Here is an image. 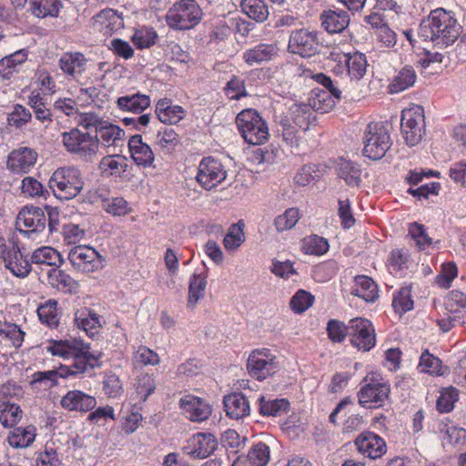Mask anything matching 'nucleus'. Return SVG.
Instances as JSON below:
<instances>
[{
  "mask_svg": "<svg viewBox=\"0 0 466 466\" xmlns=\"http://www.w3.org/2000/svg\"><path fill=\"white\" fill-rule=\"evenodd\" d=\"M461 28L451 12L437 8L420 25L418 33L425 41H431L440 47H447L458 39Z\"/></svg>",
  "mask_w": 466,
  "mask_h": 466,
  "instance_id": "f257e3e1",
  "label": "nucleus"
},
{
  "mask_svg": "<svg viewBox=\"0 0 466 466\" xmlns=\"http://www.w3.org/2000/svg\"><path fill=\"white\" fill-rule=\"evenodd\" d=\"M46 350L52 355L63 359L72 358L74 363L67 367L71 373L77 375L86 372L89 369L93 370L98 367V360L102 356L101 352L97 354L90 352L89 346L77 339L50 340Z\"/></svg>",
  "mask_w": 466,
  "mask_h": 466,
  "instance_id": "f03ea898",
  "label": "nucleus"
},
{
  "mask_svg": "<svg viewBox=\"0 0 466 466\" xmlns=\"http://www.w3.org/2000/svg\"><path fill=\"white\" fill-rule=\"evenodd\" d=\"M49 187L56 198L72 199L80 194L84 187L81 171L75 167H60L53 173Z\"/></svg>",
  "mask_w": 466,
  "mask_h": 466,
  "instance_id": "7ed1b4c3",
  "label": "nucleus"
},
{
  "mask_svg": "<svg viewBox=\"0 0 466 466\" xmlns=\"http://www.w3.org/2000/svg\"><path fill=\"white\" fill-rule=\"evenodd\" d=\"M236 123L244 140L250 145H261L269 137L266 121L257 110L248 108L238 113Z\"/></svg>",
  "mask_w": 466,
  "mask_h": 466,
  "instance_id": "20e7f679",
  "label": "nucleus"
},
{
  "mask_svg": "<svg viewBox=\"0 0 466 466\" xmlns=\"http://www.w3.org/2000/svg\"><path fill=\"white\" fill-rule=\"evenodd\" d=\"M62 143L66 149L85 161H92L99 148V139L96 135L83 132L78 128L62 133Z\"/></svg>",
  "mask_w": 466,
  "mask_h": 466,
  "instance_id": "39448f33",
  "label": "nucleus"
},
{
  "mask_svg": "<svg viewBox=\"0 0 466 466\" xmlns=\"http://www.w3.org/2000/svg\"><path fill=\"white\" fill-rule=\"evenodd\" d=\"M363 143L364 156L373 160L383 157L391 146L389 131L381 122L368 124L364 131Z\"/></svg>",
  "mask_w": 466,
  "mask_h": 466,
  "instance_id": "423d86ee",
  "label": "nucleus"
},
{
  "mask_svg": "<svg viewBox=\"0 0 466 466\" xmlns=\"http://www.w3.org/2000/svg\"><path fill=\"white\" fill-rule=\"evenodd\" d=\"M0 263L13 275L25 278L30 273V264L20 250L18 243L0 234Z\"/></svg>",
  "mask_w": 466,
  "mask_h": 466,
  "instance_id": "0eeeda50",
  "label": "nucleus"
},
{
  "mask_svg": "<svg viewBox=\"0 0 466 466\" xmlns=\"http://www.w3.org/2000/svg\"><path fill=\"white\" fill-rule=\"evenodd\" d=\"M201 10L194 0L176 3L167 12V25L175 29L192 28L200 20Z\"/></svg>",
  "mask_w": 466,
  "mask_h": 466,
  "instance_id": "6e6552de",
  "label": "nucleus"
},
{
  "mask_svg": "<svg viewBox=\"0 0 466 466\" xmlns=\"http://www.w3.org/2000/svg\"><path fill=\"white\" fill-rule=\"evenodd\" d=\"M363 381L364 384L358 391L359 404L370 409L381 407L390 396V384L375 377H366Z\"/></svg>",
  "mask_w": 466,
  "mask_h": 466,
  "instance_id": "1a4fd4ad",
  "label": "nucleus"
},
{
  "mask_svg": "<svg viewBox=\"0 0 466 466\" xmlns=\"http://www.w3.org/2000/svg\"><path fill=\"white\" fill-rule=\"evenodd\" d=\"M401 132L409 146L418 145L425 134L423 108L416 106L402 111Z\"/></svg>",
  "mask_w": 466,
  "mask_h": 466,
  "instance_id": "9d476101",
  "label": "nucleus"
},
{
  "mask_svg": "<svg viewBox=\"0 0 466 466\" xmlns=\"http://www.w3.org/2000/svg\"><path fill=\"white\" fill-rule=\"evenodd\" d=\"M247 368L249 375L263 380L275 374L279 370L277 358L268 349L253 350L248 359Z\"/></svg>",
  "mask_w": 466,
  "mask_h": 466,
  "instance_id": "9b49d317",
  "label": "nucleus"
},
{
  "mask_svg": "<svg viewBox=\"0 0 466 466\" xmlns=\"http://www.w3.org/2000/svg\"><path fill=\"white\" fill-rule=\"evenodd\" d=\"M349 329L350 343L359 350L370 351L375 346V329L369 319H352L349 322Z\"/></svg>",
  "mask_w": 466,
  "mask_h": 466,
  "instance_id": "f8f14e48",
  "label": "nucleus"
},
{
  "mask_svg": "<svg viewBox=\"0 0 466 466\" xmlns=\"http://www.w3.org/2000/svg\"><path fill=\"white\" fill-rule=\"evenodd\" d=\"M226 177L227 171L218 159L209 157L200 161L196 179L206 190L218 187Z\"/></svg>",
  "mask_w": 466,
  "mask_h": 466,
  "instance_id": "ddd939ff",
  "label": "nucleus"
},
{
  "mask_svg": "<svg viewBox=\"0 0 466 466\" xmlns=\"http://www.w3.org/2000/svg\"><path fill=\"white\" fill-rule=\"evenodd\" d=\"M46 217L41 208L26 206L19 211L15 228L19 232L31 237L33 234L42 232L46 228Z\"/></svg>",
  "mask_w": 466,
  "mask_h": 466,
  "instance_id": "4468645a",
  "label": "nucleus"
},
{
  "mask_svg": "<svg viewBox=\"0 0 466 466\" xmlns=\"http://www.w3.org/2000/svg\"><path fill=\"white\" fill-rule=\"evenodd\" d=\"M288 48L289 52L302 57H311L319 49L317 33L308 29L294 30L290 34Z\"/></svg>",
  "mask_w": 466,
  "mask_h": 466,
  "instance_id": "2eb2a0df",
  "label": "nucleus"
},
{
  "mask_svg": "<svg viewBox=\"0 0 466 466\" xmlns=\"http://www.w3.org/2000/svg\"><path fill=\"white\" fill-rule=\"evenodd\" d=\"M72 267L80 272L89 273L97 269L101 264V256L89 246H76L68 253Z\"/></svg>",
  "mask_w": 466,
  "mask_h": 466,
  "instance_id": "dca6fc26",
  "label": "nucleus"
},
{
  "mask_svg": "<svg viewBox=\"0 0 466 466\" xmlns=\"http://www.w3.org/2000/svg\"><path fill=\"white\" fill-rule=\"evenodd\" d=\"M37 153L29 147H22L10 152L7 167L15 174L28 173L35 166Z\"/></svg>",
  "mask_w": 466,
  "mask_h": 466,
  "instance_id": "f3484780",
  "label": "nucleus"
},
{
  "mask_svg": "<svg viewBox=\"0 0 466 466\" xmlns=\"http://www.w3.org/2000/svg\"><path fill=\"white\" fill-rule=\"evenodd\" d=\"M179 406L185 416L191 421H204L209 418L212 411L208 403L193 395H186L181 398Z\"/></svg>",
  "mask_w": 466,
  "mask_h": 466,
  "instance_id": "a211bd4d",
  "label": "nucleus"
},
{
  "mask_svg": "<svg viewBox=\"0 0 466 466\" xmlns=\"http://www.w3.org/2000/svg\"><path fill=\"white\" fill-rule=\"evenodd\" d=\"M88 59L80 52H66L58 61V66L67 76L78 80L86 71Z\"/></svg>",
  "mask_w": 466,
  "mask_h": 466,
  "instance_id": "6ab92c4d",
  "label": "nucleus"
},
{
  "mask_svg": "<svg viewBox=\"0 0 466 466\" xmlns=\"http://www.w3.org/2000/svg\"><path fill=\"white\" fill-rule=\"evenodd\" d=\"M92 20L94 26L104 35H111L124 27L122 15L111 8L100 11Z\"/></svg>",
  "mask_w": 466,
  "mask_h": 466,
  "instance_id": "aec40b11",
  "label": "nucleus"
},
{
  "mask_svg": "<svg viewBox=\"0 0 466 466\" xmlns=\"http://www.w3.org/2000/svg\"><path fill=\"white\" fill-rule=\"evenodd\" d=\"M63 409L68 411L87 412L92 410L96 405V399L81 390H69L60 400Z\"/></svg>",
  "mask_w": 466,
  "mask_h": 466,
  "instance_id": "412c9836",
  "label": "nucleus"
},
{
  "mask_svg": "<svg viewBox=\"0 0 466 466\" xmlns=\"http://www.w3.org/2000/svg\"><path fill=\"white\" fill-rule=\"evenodd\" d=\"M358 451L363 455L377 459L386 452V443L382 438L372 432H363L355 440Z\"/></svg>",
  "mask_w": 466,
  "mask_h": 466,
  "instance_id": "4be33fe9",
  "label": "nucleus"
},
{
  "mask_svg": "<svg viewBox=\"0 0 466 466\" xmlns=\"http://www.w3.org/2000/svg\"><path fill=\"white\" fill-rule=\"evenodd\" d=\"M128 149L134 162L142 167H152L155 155L151 147L143 142L140 135L132 136L128 140Z\"/></svg>",
  "mask_w": 466,
  "mask_h": 466,
  "instance_id": "5701e85b",
  "label": "nucleus"
},
{
  "mask_svg": "<svg viewBox=\"0 0 466 466\" xmlns=\"http://www.w3.org/2000/svg\"><path fill=\"white\" fill-rule=\"evenodd\" d=\"M226 414L231 419L239 420L250 412L249 401L241 392H234L224 397Z\"/></svg>",
  "mask_w": 466,
  "mask_h": 466,
  "instance_id": "b1692460",
  "label": "nucleus"
},
{
  "mask_svg": "<svg viewBox=\"0 0 466 466\" xmlns=\"http://www.w3.org/2000/svg\"><path fill=\"white\" fill-rule=\"evenodd\" d=\"M155 112L160 122L169 125L177 124L186 116L185 109L178 105H173L168 98L159 99Z\"/></svg>",
  "mask_w": 466,
  "mask_h": 466,
  "instance_id": "393cba45",
  "label": "nucleus"
},
{
  "mask_svg": "<svg viewBox=\"0 0 466 466\" xmlns=\"http://www.w3.org/2000/svg\"><path fill=\"white\" fill-rule=\"evenodd\" d=\"M331 56H337V57L334 58L335 60L347 65L349 76L352 79L360 80L365 75L367 60L363 54L360 52H355L352 55L331 53Z\"/></svg>",
  "mask_w": 466,
  "mask_h": 466,
  "instance_id": "a878e982",
  "label": "nucleus"
},
{
  "mask_svg": "<svg viewBox=\"0 0 466 466\" xmlns=\"http://www.w3.org/2000/svg\"><path fill=\"white\" fill-rule=\"evenodd\" d=\"M322 26L330 34L340 33L350 25V15L344 10H328L321 15Z\"/></svg>",
  "mask_w": 466,
  "mask_h": 466,
  "instance_id": "bb28decb",
  "label": "nucleus"
},
{
  "mask_svg": "<svg viewBox=\"0 0 466 466\" xmlns=\"http://www.w3.org/2000/svg\"><path fill=\"white\" fill-rule=\"evenodd\" d=\"M192 450L189 453L200 459L208 457L217 449L218 442L211 433H197L190 440Z\"/></svg>",
  "mask_w": 466,
  "mask_h": 466,
  "instance_id": "cd10ccee",
  "label": "nucleus"
},
{
  "mask_svg": "<svg viewBox=\"0 0 466 466\" xmlns=\"http://www.w3.org/2000/svg\"><path fill=\"white\" fill-rule=\"evenodd\" d=\"M445 309L458 324L466 322V295L461 291H451L445 301Z\"/></svg>",
  "mask_w": 466,
  "mask_h": 466,
  "instance_id": "c85d7f7f",
  "label": "nucleus"
},
{
  "mask_svg": "<svg viewBox=\"0 0 466 466\" xmlns=\"http://www.w3.org/2000/svg\"><path fill=\"white\" fill-rule=\"evenodd\" d=\"M75 323L78 329H83L90 337L96 335L101 327L98 314L87 308H82L76 311Z\"/></svg>",
  "mask_w": 466,
  "mask_h": 466,
  "instance_id": "c756f323",
  "label": "nucleus"
},
{
  "mask_svg": "<svg viewBox=\"0 0 466 466\" xmlns=\"http://www.w3.org/2000/svg\"><path fill=\"white\" fill-rule=\"evenodd\" d=\"M337 173L350 187H359L361 181L360 165L349 159L340 158L337 166Z\"/></svg>",
  "mask_w": 466,
  "mask_h": 466,
  "instance_id": "7c9ffc66",
  "label": "nucleus"
},
{
  "mask_svg": "<svg viewBox=\"0 0 466 466\" xmlns=\"http://www.w3.org/2000/svg\"><path fill=\"white\" fill-rule=\"evenodd\" d=\"M27 59V52L21 49L5 56L0 60V77L9 80L15 73L19 71V66Z\"/></svg>",
  "mask_w": 466,
  "mask_h": 466,
  "instance_id": "2f4dec72",
  "label": "nucleus"
},
{
  "mask_svg": "<svg viewBox=\"0 0 466 466\" xmlns=\"http://www.w3.org/2000/svg\"><path fill=\"white\" fill-rule=\"evenodd\" d=\"M35 436L36 429L34 425L15 427L9 431L7 441L13 448H26L35 441Z\"/></svg>",
  "mask_w": 466,
  "mask_h": 466,
  "instance_id": "473e14b6",
  "label": "nucleus"
},
{
  "mask_svg": "<svg viewBox=\"0 0 466 466\" xmlns=\"http://www.w3.org/2000/svg\"><path fill=\"white\" fill-rule=\"evenodd\" d=\"M207 273H194L189 279L188 297L187 307L194 309L199 301L204 298L208 285Z\"/></svg>",
  "mask_w": 466,
  "mask_h": 466,
  "instance_id": "72a5a7b5",
  "label": "nucleus"
},
{
  "mask_svg": "<svg viewBox=\"0 0 466 466\" xmlns=\"http://www.w3.org/2000/svg\"><path fill=\"white\" fill-rule=\"evenodd\" d=\"M48 283L64 293H76L79 287L78 282L67 273L56 268L48 271Z\"/></svg>",
  "mask_w": 466,
  "mask_h": 466,
  "instance_id": "f704fd0d",
  "label": "nucleus"
},
{
  "mask_svg": "<svg viewBox=\"0 0 466 466\" xmlns=\"http://www.w3.org/2000/svg\"><path fill=\"white\" fill-rule=\"evenodd\" d=\"M278 53V47L274 44H259L248 49L243 54L244 61L249 65L259 64L270 60Z\"/></svg>",
  "mask_w": 466,
  "mask_h": 466,
  "instance_id": "c9c22d12",
  "label": "nucleus"
},
{
  "mask_svg": "<svg viewBox=\"0 0 466 466\" xmlns=\"http://www.w3.org/2000/svg\"><path fill=\"white\" fill-rule=\"evenodd\" d=\"M351 294L363 299L367 302H374L379 297L378 286L370 277L357 276Z\"/></svg>",
  "mask_w": 466,
  "mask_h": 466,
  "instance_id": "e433bc0d",
  "label": "nucleus"
},
{
  "mask_svg": "<svg viewBox=\"0 0 466 466\" xmlns=\"http://www.w3.org/2000/svg\"><path fill=\"white\" fill-rule=\"evenodd\" d=\"M417 75L411 66H403L392 78L389 85V92L397 94L412 86L416 82Z\"/></svg>",
  "mask_w": 466,
  "mask_h": 466,
  "instance_id": "4c0bfd02",
  "label": "nucleus"
},
{
  "mask_svg": "<svg viewBox=\"0 0 466 466\" xmlns=\"http://www.w3.org/2000/svg\"><path fill=\"white\" fill-rule=\"evenodd\" d=\"M116 105L123 111L140 114L150 106V98L147 95L136 93L118 97Z\"/></svg>",
  "mask_w": 466,
  "mask_h": 466,
  "instance_id": "58836bf2",
  "label": "nucleus"
},
{
  "mask_svg": "<svg viewBox=\"0 0 466 466\" xmlns=\"http://www.w3.org/2000/svg\"><path fill=\"white\" fill-rule=\"evenodd\" d=\"M29 264L46 265L58 268L63 260L60 253L51 247H41L34 250L31 255Z\"/></svg>",
  "mask_w": 466,
  "mask_h": 466,
  "instance_id": "ea45409f",
  "label": "nucleus"
},
{
  "mask_svg": "<svg viewBox=\"0 0 466 466\" xmlns=\"http://www.w3.org/2000/svg\"><path fill=\"white\" fill-rule=\"evenodd\" d=\"M70 375H76L71 373L67 366L61 365L56 370L46 371H37L33 375V383H45L46 388H53L58 384V378H68Z\"/></svg>",
  "mask_w": 466,
  "mask_h": 466,
  "instance_id": "a19ab883",
  "label": "nucleus"
},
{
  "mask_svg": "<svg viewBox=\"0 0 466 466\" xmlns=\"http://www.w3.org/2000/svg\"><path fill=\"white\" fill-rule=\"evenodd\" d=\"M259 413L263 416H281L288 412L289 402L286 399H267L261 396L258 399Z\"/></svg>",
  "mask_w": 466,
  "mask_h": 466,
  "instance_id": "79ce46f5",
  "label": "nucleus"
},
{
  "mask_svg": "<svg viewBox=\"0 0 466 466\" xmlns=\"http://www.w3.org/2000/svg\"><path fill=\"white\" fill-rule=\"evenodd\" d=\"M98 168L104 176H120L127 171V159L119 155L106 156L101 159Z\"/></svg>",
  "mask_w": 466,
  "mask_h": 466,
  "instance_id": "37998d69",
  "label": "nucleus"
},
{
  "mask_svg": "<svg viewBox=\"0 0 466 466\" xmlns=\"http://www.w3.org/2000/svg\"><path fill=\"white\" fill-rule=\"evenodd\" d=\"M30 11L39 18L58 15L61 6L59 0H29Z\"/></svg>",
  "mask_w": 466,
  "mask_h": 466,
  "instance_id": "c03bdc74",
  "label": "nucleus"
},
{
  "mask_svg": "<svg viewBox=\"0 0 466 466\" xmlns=\"http://www.w3.org/2000/svg\"><path fill=\"white\" fill-rule=\"evenodd\" d=\"M240 7L249 18L259 23L266 21L269 15L268 5L263 0H242Z\"/></svg>",
  "mask_w": 466,
  "mask_h": 466,
  "instance_id": "a18cd8bd",
  "label": "nucleus"
},
{
  "mask_svg": "<svg viewBox=\"0 0 466 466\" xmlns=\"http://www.w3.org/2000/svg\"><path fill=\"white\" fill-rule=\"evenodd\" d=\"M99 135L101 142L106 147L118 146V141H122L125 131L118 126L105 122L96 133Z\"/></svg>",
  "mask_w": 466,
  "mask_h": 466,
  "instance_id": "49530a36",
  "label": "nucleus"
},
{
  "mask_svg": "<svg viewBox=\"0 0 466 466\" xmlns=\"http://www.w3.org/2000/svg\"><path fill=\"white\" fill-rule=\"evenodd\" d=\"M23 410L20 406L10 402L0 405V423L5 428H12L22 419Z\"/></svg>",
  "mask_w": 466,
  "mask_h": 466,
  "instance_id": "de8ad7c7",
  "label": "nucleus"
},
{
  "mask_svg": "<svg viewBox=\"0 0 466 466\" xmlns=\"http://www.w3.org/2000/svg\"><path fill=\"white\" fill-rule=\"evenodd\" d=\"M37 315L42 323L52 329L56 328L59 323L57 317V302L49 299L45 304L38 307Z\"/></svg>",
  "mask_w": 466,
  "mask_h": 466,
  "instance_id": "09e8293b",
  "label": "nucleus"
},
{
  "mask_svg": "<svg viewBox=\"0 0 466 466\" xmlns=\"http://www.w3.org/2000/svg\"><path fill=\"white\" fill-rule=\"evenodd\" d=\"M29 106L33 109L35 116L37 120L41 121L42 123H46V126L52 122V113L50 109L47 108L46 102L40 94H32L29 96Z\"/></svg>",
  "mask_w": 466,
  "mask_h": 466,
  "instance_id": "8fccbe9b",
  "label": "nucleus"
},
{
  "mask_svg": "<svg viewBox=\"0 0 466 466\" xmlns=\"http://www.w3.org/2000/svg\"><path fill=\"white\" fill-rule=\"evenodd\" d=\"M329 243L326 238L318 235H312L303 239L302 249L306 254L321 256L329 250Z\"/></svg>",
  "mask_w": 466,
  "mask_h": 466,
  "instance_id": "3c124183",
  "label": "nucleus"
},
{
  "mask_svg": "<svg viewBox=\"0 0 466 466\" xmlns=\"http://www.w3.org/2000/svg\"><path fill=\"white\" fill-rule=\"evenodd\" d=\"M269 461V448L263 442L255 444L248 453V466H266Z\"/></svg>",
  "mask_w": 466,
  "mask_h": 466,
  "instance_id": "603ef678",
  "label": "nucleus"
},
{
  "mask_svg": "<svg viewBox=\"0 0 466 466\" xmlns=\"http://www.w3.org/2000/svg\"><path fill=\"white\" fill-rule=\"evenodd\" d=\"M0 336L7 339L13 347L19 348L24 341L25 332L16 324L0 322Z\"/></svg>",
  "mask_w": 466,
  "mask_h": 466,
  "instance_id": "864d4df0",
  "label": "nucleus"
},
{
  "mask_svg": "<svg viewBox=\"0 0 466 466\" xmlns=\"http://www.w3.org/2000/svg\"><path fill=\"white\" fill-rule=\"evenodd\" d=\"M0 336L7 339L13 347L19 348L24 341L25 332L16 324L0 322Z\"/></svg>",
  "mask_w": 466,
  "mask_h": 466,
  "instance_id": "5fc2aeb1",
  "label": "nucleus"
},
{
  "mask_svg": "<svg viewBox=\"0 0 466 466\" xmlns=\"http://www.w3.org/2000/svg\"><path fill=\"white\" fill-rule=\"evenodd\" d=\"M299 218L300 215L299 209L296 208H290L275 218L274 225L279 232L289 230L295 227Z\"/></svg>",
  "mask_w": 466,
  "mask_h": 466,
  "instance_id": "6e6d98bb",
  "label": "nucleus"
},
{
  "mask_svg": "<svg viewBox=\"0 0 466 466\" xmlns=\"http://www.w3.org/2000/svg\"><path fill=\"white\" fill-rule=\"evenodd\" d=\"M392 307L400 315L413 309V300L410 288L404 287L398 291L393 298Z\"/></svg>",
  "mask_w": 466,
  "mask_h": 466,
  "instance_id": "4d7b16f0",
  "label": "nucleus"
},
{
  "mask_svg": "<svg viewBox=\"0 0 466 466\" xmlns=\"http://www.w3.org/2000/svg\"><path fill=\"white\" fill-rule=\"evenodd\" d=\"M243 227L244 224H241L240 222L231 226L228 233L223 239V244L226 249L235 250L244 242L245 237Z\"/></svg>",
  "mask_w": 466,
  "mask_h": 466,
  "instance_id": "13d9d810",
  "label": "nucleus"
},
{
  "mask_svg": "<svg viewBox=\"0 0 466 466\" xmlns=\"http://www.w3.org/2000/svg\"><path fill=\"white\" fill-rule=\"evenodd\" d=\"M178 143V135L170 127H163L158 130L154 140L156 146L168 150L174 148Z\"/></svg>",
  "mask_w": 466,
  "mask_h": 466,
  "instance_id": "bf43d9fd",
  "label": "nucleus"
},
{
  "mask_svg": "<svg viewBox=\"0 0 466 466\" xmlns=\"http://www.w3.org/2000/svg\"><path fill=\"white\" fill-rule=\"evenodd\" d=\"M313 93L315 96L312 97V107L316 111L327 113L334 107L336 98L328 91L315 89Z\"/></svg>",
  "mask_w": 466,
  "mask_h": 466,
  "instance_id": "052dcab7",
  "label": "nucleus"
},
{
  "mask_svg": "<svg viewBox=\"0 0 466 466\" xmlns=\"http://www.w3.org/2000/svg\"><path fill=\"white\" fill-rule=\"evenodd\" d=\"M157 383L155 378L147 373L141 374L137 379L136 391L140 400L146 401L156 390Z\"/></svg>",
  "mask_w": 466,
  "mask_h": 466,
  "instance_id": "680f3d73",
  "label": "nucleus"
},
{
  "mask_svg": "<svg viewBox=\"0 0 466 466\" xmlns=\"http://www.w3.org/2000/svg\"><path fill=\"white\" fill-rule=\"evenodd\" d=\"M459 399V391L453 387L447 388L441 392L437 400V409L440 412H450Z\"/></svg>",
  "mask_w": 466,
  "mask_h": 466,
  "instance_id": "e2e57ef3",
  "label": "nucleus"
},
{
  "mask_svg": "<svg viewBox=\"0 0 466 466\" xmlns=\"http://www.w3.org/2000/svg\"><path fill=\"white\" fill-rule=\"evenodd\" d=\"M103 208L113 216H125L131 211L129 204L123 198L104 199Z\"/></svg>",
  "mask_w": 466,
  "mask_h": 466,
  "instance_id": "0e129e2a",
  "label": "nucleus"
},
{
  "mask_svg": "<svg viewBox=\"0 0 466 466\" xmlns=\"http://www.w3.org/2000/svg\"><path fill=\"white\" fill-rule=\"evenodd\" d=\"M157 35L153 28L144 27L137 30L132 40L137 48H148L155 45Z\"/></svg>",
  "mask_w": 466,
  "mask_h": 466,
  "instance_id": "69168bd1",
  "label": "nucleus"
},
{
  "mask_svg": "<svg viewBox=\"0 0 466 466\" xmlns=\"http://www.w3.org/2000/svg\"><path fill=\"white\" fill-rule=\"evenodd\" d=\"M314 297L310 293L304 289H299L291 298L289 305L293 311L302 313L312 305Z\"/></svg>",
  "mask_w": 466,
  "mask_h": 466,
  "instance_id": "338daca9",
  "label": "nucleus"
},
{
  "mask_svg": "<svg viewBox=\"0 0 466 466\" xmlns=\"http://www.w3.org/2000/svg\"><path fill=\"white\" fill-rule=\"evenodd\" d=\"M32 118V113L22 105L16 104L13 111L8 116V124L17 128L22 127Z\"/></svg>",
  "mask_w": 466,
  "mask_h": 466,
  "instance_id": "774afa93",
  "label": "nucleus"
}]
</instances>
